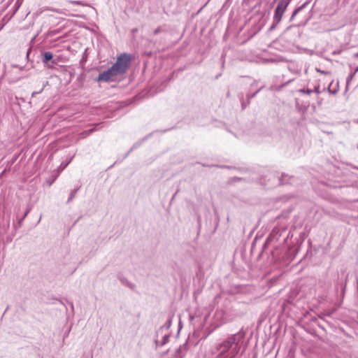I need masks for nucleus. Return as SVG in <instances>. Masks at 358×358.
<instances>
[{"label":"nucleus","instance_id":"obj_1","mask_svg":"<svg viewBox=\"0 0 358 358\" xmlns=\"http://www.w3.org/2000/svg\"><path fill=\"white\" fill-rule=\"evenodd\" d=\"M131 57L127 53L121 54L117 58L115 63L107 71L99 73L95 80L97 82H111L114 81L117 76H120L126 73Z\"/></svg>","mask_w":358,"mask_h":358},{"label":"nucleus","instance_id":"obj_5","mask_svg":"<svg viewBox=\"0 0 358 358\" xmlns=\"http://www.w3.org/2000/svg\"><path fill=\"white\" fill-rule=\"evenodd\" d=\"M291 1L292 0H280L276 7V9L285 12Z\"/></svg>","mask_w":358,"mask_h":358},{"label":"nucleus","instance_id":"obj_2","mask_svg":"<svg viewBox=\"0 0 358 358\" xmlns=\"http://www.w3.org/2000/svg\"><path fill=\"white\" fill-rule=\"evenodd\" d=\"M243 335L232 334L224 340L217 348L219 358H238Z\"/></svg>","mask_w":358,"mask_h":358},{"label":"nucleus","instance_id":"obj_13","mask_svg":"<svg viewBox=\"0 0 358 358\" xmlns=\"http://www.w3.org/2000/svg\"><path fill=\"white\" fill-rule=\"evenodd\" d=\"M121 282L123 283V284H126L127 285H128L129 287H130L131 288L133 287V285L128 282L127 280L125 279H120Z\"/></svg>","mask_w":358,"mask_h":358},{"label":"nucleus","instance_id":"obj_9","mask_svg":"<svg viewBox=\"0 0 358 358\" xmlns=\"http://www.w3.org/2000/svg\"><path fill=\"white\" fill-rule=\"evenodd\" d=\"M68 3H72V4H74V5H79V6H86V4L83 3L82 1H69Z\"/></svg>","mask_w":358,"mask_h":358},{"label":"nucleus","instance_id":"obj_17","mask_svg":"<svg viewBox=\"0 0 358 358\" xmlns=\"http://www.w3.org/2000/svg\"><path fill=\"white\" fill-rule=\"evenodd\" d=\"M29 212V210H27V211L24 213V215H23V217H22V220H23V219H24V217L28 215Z\"/></svg>","mask_w":358,"mask_h":358},{"label":"nucleus","instance_id":"obj_3","mask_svg":"<svg viewBox=\"0 0 358 358\" xmlns=\"http://www.w3.org/2000/svg\"><path fill=\"white\" fill-rule=\"evenodd\" d=\"M284 13L285 12L279 10L275 8V12H274L273 19V23L269 29L271 31L273 30L277 27V25L280 23V22L282 20V17Z\"/></svg>","mask_w":358,"mask_h":358},{"label":"nucleus","instance_id":"obj_12","mask_svg":"<svg viewBox=\"0 0 358 358\" xmlns=\"http://www.w3.org/2000/svg\"><path fill=\"white\" fill-rule=\"evenodd\" d=\"M317 94H320L321 93V91H320V85H317L316 86H315L314 87V90H313Z\"/></svg>","mask_w":358,"mask_h":358},{"label":"nucleus","instance_id":"obj_20","mask_svg":"<svg viewBox=\"0 0 358 358\" xmlns=\"http://www.w3.org/2000/svg\"><path fill=\"white\" fill-rule=\"evenodd\" d=\"M358 72V66L356 68V69L355 70L354 73H357Z\"/></svg>","mask_w":358,"mask_h":358},{"label":"nucleus","instance_id":"obj_11","mask_svg":"<svg viewBox=\"0 0 358 358\" xmlns=\"http://www.w3.org/2000/svg\"><path fill=\"white\" fill-rule=\"evenodd\" d=\"M53 11L57 13H59V14H65V15H68L66 13V9H64V10H59V9H54L52 10Z\"/></svg>","mask_w":358,"mask_h":358},{"label":"nucleus","instance_id":"obj_4","mask_svg":"<svg viewBox=\"0 0 358 358\" xmlns=\"http://www.w3.org/2000/svg\"><path fill=\"white\" fill-rule=\"evenodd\" d=\"M43 63H44V64H45V65H46L48 68H51V67H52V66H53L54 64H56V62H55V61H52V65H50V64H48V62H49L50 60H51V59H52V57H53V55H52V52H44V53H43Z\"/></svg>","mask_w":358,"mask_h":358},{"label":"nucleus","instance_id":"obj_7","mask_svg":"<svg viewBox=\"0 0 358 358\" xmlns=\"http://www.w3.org/2000/svg\"><path fill=\"white\" fill-rule=\"evenodd\" d=\"M78 190V188L75 189L71 191L70 196L67 200V203H70L76 197Z\"/></svg>","mask_w":358,"mask_h":358},{"label":"nucleus","instance_id":"obj_14","mask_svg":"<svg viewBox=\"0 0 358 358\" xmlns=\"http://www.w3.org/2000/svg\"><path fill=\"white\" fill-rule=\"evenodd\" d=\"M22 1H23V0H17V1L15 3V6L17 7V9H18L19 7L21 6V4L22 3Z\"/></svg>","mask_w":358,"mask_h":358},{"label":"nucleus","instance_id":"obj_6","mask_svg":"<svg viewBox=\"0 0 358 358\" xmlns=\"http://www.w3.org/2000/svg\"><path fill=\"white\" fill-rule=\"evenodd\" d=\"M310 3L309 1H306L305 3H303L301 6L298 7L297 8H296L294 10V11L293 12L292 16H291V18L290 20H292L294 17L301 11L304 8H306L307 6V5Z\"/></svg>","mask_w":358,"mask_h":358},{"label":"nucleus","instance_id":"obj_24","mask_svg":"<svg viewBox=\"0 0 358 358\" xmlns=\"http://www.w3.org/2000/svg\"><path fill=\"white\" fill-rule=\"evenodd\" d=\"M357 148H358V145H357Z\"/></svg>","mask_w":358,"mask_h":358},{"label":"nucleus","instance_id":"obj_19","mask_svg":"<svg viewBox=\"0 0 358 358\" xmlns=\"http://www.w3.org/2000/svg\"><path fill=\"white\" fill-rule=\"evenodd\" d=\"M353 57H354L355 58H358V52H357V53H355V54H354V55H353Z\"/></svg>","mask_w":358,"mask_h":358},{"label":"nucleus","instance_id":"obj_22","mask_svg":"<svg viewBox=\"0 0 358 358\" xmlns=\"http://www.w3.org/2000/svg\"><path fill=\"white\" fill-rule=\"evenodd\" d=\"M93 130H94L93 129H90L88 132H89V133H92V132L93 131Z\"/></svg>","mask_w":358,"mask_h":358},{"label":"nucleus","instance_id":"obj_10","mask_svg":"<svg viewBox=\"0 0 358 358\" xmlns=\"http://www.w3.org/2000/svg\"><path fill=\"white\" fill-rule=\"evenodd\" d=\"M355 74L356 73L353 72L349 75V76L347 78V85H348L349 83L352 80Z\"/></svg>","mask_w":358,"mask_h":358},{"label":"nucleus","instance_id":"obj_15","mask_svg":"<svg viewBox=\"0 0 358 358\" xmlns=\"http://www.w3.org/2000/svg\"><path fill=\"white\" fill-rule=\"evenodd\" d=\"M162 31V29L160 27H158L157 28L155 31H154V34L155 35H157L159 33H160Z\"/></svg>","mask_w":358,"mask_h":358},{"label":"nucleus","instance_id":"obj_18","mask_svg":"<svg viewBox=\"0 0 358 358\" xmlns=\"http://www.w3.org/2000/svg\"><path fill=\"white\" fill-rule=\"evenodd\" d=\"M285 183V182H283V181H282V179H280V185H284Z\"/></svg>","mask_w":358,"mask_h":358},{"label":"nucleus","instance_id":"obj_8","mask_svg":"<svg viewBox=\"0 0 358 358\" xmlns=\"http://www.w3.org/2000/svg\"><path fill=\"white\" fill-rule=\"evenodd\" d=\"M298 92L301 94H310L313 92V90L310 89H300Z\"/></svg>","mask_w":358,"mask_h":358},{"label":"nucleus","instance_id":"obj_21","mask_svg":"<svg viewBox=\"0 0 358 358\" xmlns=\"http://www.w3.org/2000/svg\"><path fill=\"white\" fill-rule=\"evenodd\" d=\"M38 92H33V93H32V96H35L36 94H38Z\"/></svg>","mask_w":358,"mask_h":358},{"label":"nucleus","instance_id":"obj_23","mask_svg":"<svg viewBox=\"0 0 358 358\" xmlns=\"http://www.w3.org/2000/svg\"><path fill=\"white\" fill-rule=\"evenodd\" d=\"M242 107H243V108H244L245 107V106L243 103Z\"/></svg>","mask_w":358,"mask_h":358},{"label":"nucleus","instance_id":"obj_16","mask_svg":"<svg viewBox=\"0 0 358 358\" xmlns=\"http://www.w3.org/2000/svg\"><path fill=\"white\" fill-rule=\"evenodd\" d=\"M258 92H259V90L257 91L255 93H254L252 95L248 96V99H251V98L254 97Z\"/></svg>","mask_w":358,"mask_h":358}]
</instances>
